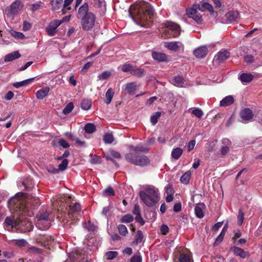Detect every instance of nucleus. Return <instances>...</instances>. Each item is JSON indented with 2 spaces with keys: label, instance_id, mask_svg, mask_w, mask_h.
Returning a JSON list of instances; mask_svg holds the SVG:
<instances>
[{
  "label": "nucleus",
  "instance_id": "f3484780",
  "mask_svg": "<svg viewBox=\"0 0 262 262\" xmlns=\"http://www.w3.org/2000/svg\"><path fill=\"white\" fill-rule=\"evenodd\" d=\"M231 250L234 255L238 256L242 258H245L249 255L248 252L245 251L243 249L237 247H232Z\"/></svg>",
  "mask_w": 262,
  "mask_h": 262
},
{
  "label": "nucleus",
  "instance_id": "a19ab883",
  "mask_svg": "<svg viewBox=\"0 0 262 262\" xmlns=\"http://www.w3.org/2000/svg\"><path fill=\"white\" fill-rule=\"evenodd\" d=\"M118 229L119 233L123 236H125L128 233L127 228L124 225H119L118 226Z\"/></svg>",
  "mask_w": 262,
  "mask_h": 262
},
{
  "label": "nucleus",
  "instance_id": "ddd939ff",
  "mask_svg": "<svg viewBox=\"0 0 262 262\" xmlns=\"http://www.w3.org/2000/svg\"><path fill=\"white\" fill-rule=\"evenodd\" d=\"M230 56V53L228 51L225 50L219 52L214 57V60L217 62L218 63L224 62Z\"/></svg>",
  "mask_w": 262,
  "mask_h": 262
},
{
  "label": "nucleus",
  "instance_id": "2eb2a0df",
  "mask_svg": "<svg viewBox=\"0 0 262 262\" xmlns=\"http://www.w3.org/2000/svg\"><path fill=\"white\" fill-rule=\"evenodd\" d=\"M208 53V49L206 46H202L196 49L193 51L194 55L199 58L204 57Z\"/></svg>",
  "mask_w": 262,
  "mask_h": 262
},
{
  "label": "nucleus",
  "instance_id": "864d4df0",
  "mask_svg": "<svg viewBox=\"0 0 262 262\" xmlns=\"http://www.w3.org/2000/svg\"><path fill=\"white\" fill-rule=\"evenodd\" d=\"M71 211L73 212H77L80 210V205L79 203H75L74 205L70 206Z\"/></svg>",
  "mask_w": 262,
  "mask_h": 262
},
{
  "label": "nucleus",
  "instance_id": "58836bf2",
  "mask_svg": "<svg viewBox=\"0 0 262 262\" xmlns=\"http://www.w3.org/2000/svg\"><path fill=\"white\" fill-rule=\"evenodd\" d=\"M161 114L159 112L155 113L151 116L150 121L152 125H155L158 122V118L160 117Z\"/></svg>",
  "mask_w": 262,
  "mask_h": 262
},
{
  "label": "nucleus",
  "instance_id": "5701e85b",
  "mask_svg": "<svg viewBox=\"0 0 262 262\" xmlns=\"http://www.w3.org/2000/svg\"><path fill=\"white\" fill-rule=\"evenodd\" d=\"M185 80L181 76H177L171 80V82L174 85L179 87H183L185 85Z\"/></svg>",
  "mask_w": 262,
  "mask_h": 262
},
{
  "label": "nucleus",
  "instance_id": "5fc2aeb1",
  "mask_svg": "<svg viewBox=\"0 0 262 262\" xmlns=\"http://www.w3.org/2000/svg\"><path fill=\"white\" fill-rule=\"evenodd\" d=\"M103 193L110 196H114L115 195L114 189L111 186H109L106 189H104L103 190Z\"/></svg>",
  "mask_w": 262,
  "mask_h": 262
},
{
  "label": "nucleus",
  "instance_id": "e2e57ef3",
  "mask_svg": "<svg viewBox=\"0 0 262 262\" xmlns=\"http://www.w3.org/2000/svg\"><path fill=\"white\" fill-rule=\"evenodd\" d=\"M142 258L139 255H135L130 258V262H141Z\"/></svg>",
  "mask_w": 262,
  "mask_h": 262
},
{
  "label": "nucleus",
  "instance_id": "c03bdc74",
  "mask_svg": "<svg viewBox=\"0 0 262 262\" xmlns=\"http://www.w3.org/2000/svg\"><path fill=\"white\" fill-rule=\"evenodd\" d=\"M143 238V235L142 232L140 230L137 231V234L135 236V239L134 243L136 244H138L142 242Z\"/></svg>",
  "mask_w": 262,
  "mask_h": 262
},
{
  "label": "nucleus",
  "instance_id": "c9c22d12",
  "mask_svg": "<svg viewBox=\"0 0 262 262\" xmlns=\"http://www.w3.org/2000/svg\"><path fill=\"white\" fill-rule=\"evenodd\" d=\"M73 0H65L63 4V8L62 9V12L63 14L66 13L68 10L71 9L70 5L73 3Z\"/></svg>",
  "mask_w": 262,
  "mask_h": 262
},
{
  "label": "nucleus",
  "instance_id": "bf43d9fd",
  "mask_svg": "<svg viewBox=\"0 0 262 262\" xmlns=\"http://www.w3.org/2000/svg\"><path fill=\"white\" fill-rule=\"evenodd\" d=\"M20 5V3L18 2H15L12 4V5L10 6V10H11V13H15L16 11L15 9L17 8L18 6Z\"/></svg>",
  "mask_w": 262,
  "mask_h": 262
},
{
  "label": "nucleus",
  "instance_id": "dca6fc26",
  "mask_svg": "<svg viewBox=\"0 0 262 262\" xmlns=\"http://www.w3.org/2000/svg\"><path fill=\"white\" fill-rule=\"evenodd\" d=\"M152 58L158 62H164L168 60L167 56L163 53L153 51L152 52Z\"/></svg>",
  "mask_w": 262,
  "mask_h": 262
},
{
  "label": "nucleus",
  "instance_id": "f257e3e1",
  "mask_svg": "<svg viewBox=\"0 0 262 262\" xmlns=\"http://www.w3.org/2000/svg\"><path fill=\"white\" fill-rule=\"evenodd\" d=\"M132 16L134 21L142 27L148 28L150 27V23L148 21L155 14L154 9L151 6L146 3H141L136 8Z\"/></svg>",
  "mask_w": 262,
  "mask_h": 262
},
{
  "label": "nucleus",
  "instance_id": "7c9ffc66",
  "mask_svg": "<svg viewBox=\"0 0 262 262\" xmlns=\"http://www.w3.org/2000/svg\"><path fill=\"white\" fill-rule=\"evenodd\" d=\"M145 71L144 69L138 68L134 66L132 74L138 77H141L144 75Z\"/></svg>",
  "mask_w": 262,
  "mask_h": 262
},
{
  "label": "nucleus",
  "instance_id": "4be33fe9",
  "mask_svg": "<svg viewBox=\"0 0 262 262\" xmlns=\"http://www.w3.org/2000/svg\"><path fill=\"white\" fill-rule=\"evenodd\" d=\"M205 208L204 203H201L197 204L195 207V214L199 218H202L204 216L203 210Z\"/></svg>",
  "mask_w": 262,
  "mask_h": 262
},
{
  "label": "nucleus",
  "instance_id": "aec40b11",
  "mask_svg": "<svg viewBox=\"0 0 262 262\" xmlns=\"http://www.w3.org/2000/svg\"><path fill=\"white\" fill-rule=\"evenodd\" d=\"M4 224L11 227H17L19 226V220H14L12 217L7 216L5 220Z\"/></svg>",
  "mask_w": 262,
  "mask_h": 262
},
{
  "label": "nucleus",
  "instance_id": "412c9836",
  "mask_svg": "<svg viewBox=\"0 0 262 262\" xmlns=\"http://www.w3.org/2000/svg\"><path fill=\"white\" fill-rule=\"evenodd\" d=\"M226 17L230 23H233L239 18V13L237 11H229L226 14Z\"/></svg>",
  "mask_w": 262,
  "mask_h": 262
},
{
  "label": "nucleus",
  "instance_id": "6e6d98bb",
  "mask_svg": "<svg viewBox=\"0 0 262 262\" xmlns=\"http://www.w3.org/2000/svg\"><path fill=\"white\" fill-rule=\"evenodd\" d=\"M244 213L242 210H239L237 216V223L239 225H242L244 221Z\"/></svg>",
  "mask_w": 262,
  "mask_h": 262
},
{
  "label": "nucleus",
  "instance_id": "13d9d810",
  "mask_svg": "<svg viewBox=\"0 0 262 262\" xmlns=\"http://www.w3.org/2000/svg\"><path fill=\"white\" fill-rule=\"evenodd\" d=\"M58 144L60 146L65 148H68L70 146V144L63 139H59Z\"/></svg>",
  "mask_w": 262,
  "mask_h": 262
},
{
  "label": "nucleus",
  "instance_id": "6ab92c4d",
  "mask_svg": "<svg viewBox=\"0 0 262 262\" xmlns=\"http://www.w3.org/2000/svg\"><path fill=\"white\" fill-rule=\"evenodd\" d=\"M130 151L131 152L141 153L147 151L149 149L141 145H138L137 146L129 145V146Z\"/></svg>",
  "mask_w": 262,
  "mask_h": 262
},
{
  "label": "nucleus",
  "instance_id": "4d7b16f0",
  "mask_svg": "<svg viewBox=\"0 0 262 262\" xmlns=\"http://www.w3.org/2000/svg\"><path fill=\"white\" fill-rule=\"evenodd\" d=\"M230 146L225 145L223 146L221 149V153L223 156L226 155L230 150Z\"/></svg>",
  "mask_w": 262,
  "mask_h": 262
},
{
  "label": "nucleus",
  "instance_id": "a211bd4d",
  "mask_svg": "<svg viewBox=\"0 0 262 262\" xmlns=\"http://www.w3.org/2000/svg\"><path fill=\"white\" fill-rule=\"evenodd\" d=\"M238 78L244 84L250 82L253 79L254 76L251 73H242L238 75Z\"/></svg>",
  "mask_w": 262,
  "mask_h": 262
},
{
  "label": "nucleus",
  "instance_id": "37998d69",
  "mask_svg": "<svg viewBox=\"0 0 262 262\" xmlns=\"http://www.w3.org/2000/svg\"><path fill=\"white\" fill-rule=\"evenodd\" d=\"M103 140L106 144H111L114 140L113 135L108 133L105 134L103 136Z\"/></svg>",
  "mask_w": 262,
  "mask_h": 262
},
{
  "label": "nucleus",
  "instance_id": "c85d7f7f",
  "mask_svg": "<svg viewBox=\"0 0 262 262\" xmlns=\"http://www.w3.org/2000/svg\"><path fill=\"white\" fill-rule=\"evenodd\" d=\"M34 78H29L28 79L24 80L20 82H16L13 84V85L16 88H19L20 87L28 85L31 83Z\"/></svg>",
  "mask_w": 262,
  "mask_h": 262
},
{
  "label": "nucleus",
  "instance_id": "3c124183",
  "mask_svg": "<svg viewBox=\"0 0 262 262\" xmlns=\"http://www.w3.org/2000/svg\"><path fill=\"white\" fill-rule=\"evenodd\" d=\"M136 86L134 83H129L126 85V90L128 93H132L136 90Z\"/></svg>",
  "mask_w": 262,
  "mask_h": 262
},
{
  "label": "nucleus",
  "instance_id": "393cba45",
  "mask_svg": "<svg viewBox=\"0 0 262 262\" xmlns=\"http://www.w3.org/2000/svg\"><path fill=\"white\" fill-rule=\"evenodd\" d=\"M50 91L49 87H45L43 89L37 91L36 93V96L38 99H42L47 95H48Z\"/></svg>",
  "mask_w": 262,
  "mask_h": 262
},
{
  "label": "nucleus",
  "instance_id": "774afa93",
  "mask_svg": "<svg viewBox=\"0 0 262 262\" xmlns=\"http://www.w3.org/2000/svg\"><path fill=\"white\" fill-rule=\"evenodd\" d=\"M244 60L247 63H252L253 61V57L251 55H247L245 57Z\"/></svg>",
  "mask_w": 262,
  "mask_h": 262
},
{
  "label": "nucleus",
  "instance_id": "473e14b6",
  "mask_svg": "<svg viewBox=\"0 0 262 262\" xmlns=\"http://www.w3.org/2000/svg\"><path fill=\"white\" fill-rule=\"evenodd\" d=\"M134 66L129 63H125L120 66L121 70L124 72H130L132 74Z\"/></svg>",
  "mask_w": 262,
  "mask_h": 262
},
{
  "label": "nucleus",
  "instance_id": "f704fd0d",
  "mask_svg": "<svg viewBox=\"0 0 262 262\" xmlns=\"http://www.w3.org/2000/svg\"><path fill=\"white\" fill-rule=\"evenodd\" d=\"M84 129L88 134H92L96 130L95 126L92 123H88L85 125Z\"/></svg>",
  "mask_w": 262,
  "mask_h": 262
},
{
  "label": "nucleus",
  "instance_id": "39448f33",
  "mask_svg": "<svg viewBox=\"0 0 262 262\" xmlns=\"http://www.w3.org/2000/svg\"><path fill=\"white\" fill-rule=\"evenodd\" d=\"M18 195L19 193H17L15 196L10 198L8 201V204L12 207L18 208L20 213L22 214L28 216H33L34 213L33 211L30 209L29 205L23 204L22 202L18 198Z\"/></svg>",
  "mask_w": 262,
  "mask_h": 262
},
{
  "label": "nucleus",
  "instance_id": "a18cd8bd",
  "mask_svg": "<svg viewBox=\"0 0 262 262\" xmlns=\"http://www.w3.org/2000/svg\"><path fill=\"white\" fill-rule=\"evenodd\" d=\"M134 220L133 215L131 214H126L124 215L121 219L122 223H130L132 222Z\"/></svg>",
  "mask_w": 262,
  "mask_h": 262
},
{
  "label": "nucleus",
  "instance_id": "2f4dec72",
  "mask_svg": "<svg viewBox=\"0 0 262 262\" xmlns=\"http://www.w3.org/2000/svg\"><path fill=\"white\" fill-rule=\"evenodd\" d=\"M114 95V92L111 88L107 91L105 93L106 100H105V103L106 104H109L111 102Z\"/></svg>",
  "mask_w": 262,
  "mask_h": 262
},
{
  "label": "nucleus",
  "instance_id": "603ef678",
  "mask_svg": "<svg viewBox=\"0 0 262 262\" xmlns=\"http://www.w3.org/2000/svg\"><path fill=\"white\" fill-rule=\"evenodd\" d=\"M192 114L198 118H201L203 115V112L199 108H195L192 112Z\"/></svg>",
  "mask_w": 262,
  "mask_h": 262
},
{
  "label": "nucleus",
  "instance_id": "6e6552de",
  "mask_svg": "<svg viewBox=\"0 0 262 262\" xmlns=\"http://www.w3.org/2000/svg\"><path fill=\"white\" fill-rule=\"evenodd\" d=\"M165 27L168 30V31L170 32L171 35L173 37H177L180 34V27L177 24L167 21L165 23Z\"/></svg>",
  "mask_w": 262,
  "mask_h": 262
},
{
  "label": "nucleus",
  "instance_id": "de8ad7c7",
  "mask_svg": "<svg viewBox=\"0 0 262 262\" xmlns=\"http://www.w3.org/2000/svg\"><path fill=\"white\" fill-rule=\"evenodd\" d=\"M43 4L41 2H40V1L36 3H34L32 5L31 10L33 12H34V11L38 10L39 8H42L43 7Z\"/></svg>",
  "mask_w": 262,
  "mask_h": 262
},
{
  "label": "nucleus",
  "instance_id": "c756f323",
  "mask_svg": "<svg viewBox=\"0 0 262 262\" xmlns=\"http://www.w3.org/2000/svg\"><path fill=\"white\" fill-rule=\"evenodd\" d=\"M191 172L190 171H186L180 178L181 183L184 184H188L191 178Z\"/></svg>",
  "mask_w": 262,
  "mask_h": 262
},
{
  "label": "nucleus",
  "instance_id": "69168bd1",
  "mask_svg": "<svg viewBox=\"0 0 262 262\" xmlns=\"http://www.w3.org/2000/svg\"><path fill=\"white\" fill-rule=\"evenodd\" d=\"M161 232L164 234L166 235L169 232V228L166 225H162L161 227Z\"/></svg>",
  "mask_w": 262,
  "mask_h": 262
},
{
  "label": "nucleus",
  "instance_id": "0eeeda50",
  "mask_svg": "<svg viewBox=\"0 0 262 262\" xmlns=\"http://www.w3.org/2000/svg\"><path fill=\"white\" fill-rule=\"evenodd\" d=\"M197 10H199L198 8L194 7L193 5L192 8L186 9V13L189 17L192 18L198 24H200L203 20L202 16Z\"/></svg>",
  "mask_w": 262,
  "mask_h": 262
},
{
  "label": "nucleus",
  "instance_id": "cd10ccee",
  "mask_svg": "<svg viewBox=\"0 0 262 262\" xmlns=\"http://www.w3.org/2000/svg\"><path fill=\"white\" fill-rule=\"evenodd\" d=\"M183 152V150L182 148L177 147L172 149L171 156L174 160H178L181 156Z\"/></svg>",
  "mask_w": 262,
  "mask_h": 262
},
{
  "label": "nucleus",
  "instance_id": "72a5a7b5",
  "mask_svg": "<svg viewBox=\"0 0 262 262\" xmlns=\"http://www.w3.org/2000/svg\"><path fill=\"white\" fill-rule=\"evenodd\" d=\"M91 105V101L89 99H84L81 103V107L84 110H89Z\"/></svg>",
  "mask_w": 262,
  "mask_h": 262
},
{
  "label": "nucleus",
  "instance_id": "423d86ee",
  "mask_svg": "<svg viewBox=\"0 0 262 262\" xmlns=\"http://www.w3.org/2000/svg\"><path fill=\"white\" fill-rule=\"evenodd\" d=\"M63 20L54 19L51 21L46 28V31L47 34L50 36L55 35L57 33V29L62 23Z\"/></svg>",
  "mask_w": 262,
  "mask_h": 262
},
{
  "label": "nucleus",
  "instance_id": "20e7f679",
  "mask_svg": "<svg viewBox=\"0 0 262 262\" xmlns=\"http://www.w3.org/2000/svg\"><path fill=\"white\" fill-rule=\"evenodd\" d=\"M125 159L129 163L140 167H145L150 164L148 157L141 153L129 152L125 156Z\"/></svg>",
  "mask_w": 262,
  "mask_h": 262
},
{
  "label": "nucleus",
  "instance_id": "f03ea898",
  "mask_svg": "<svg viewBox=\"0 0 262 262\" xmlns=\"http://www.w3.org/2000/svg\"><path fill=\"white\" fill-rule=\"evenodd\" d=\"M77 17L81 19V23L83 30L88 31L92 29L95 25V15L89 11V5L85 3L78 10Z\"/></svg>",
  "mask_w": 262,
  "mask_h": 262
},
{
  "label": "nucleus",
  "instance_id": "8fccbe9b",
  "mask_svg": "<svg viewBox=\"0 0 262 262\" xmlns=\"http://www.w3.org/2000/svg\"><path fill=\"white\" fill-rule=\"evenodd\" d=\"M11 35L15 38L23 39L25 38V35L23 33L16 32L15 31H11Z\"/></svg>",
  "mask_w": 262,
  "mask_h": 262
},
{
  "label": "nucleus",
  "instance_id": "bb28decb",
  "mask_svg": "<svg viewBox=\"0 0 262 262\" xmlns=\"http://www.w3.org/2000/svg\"><path fill=\"white\" fill-rule=\"evenodd\" d=\"M63 0H51L50 4L52 6V10L53 11H57L61 8L62 5Z\"/></svg>",
  "mask_w": 262,
  "mask_h": 262
},
{
  "label": "nucleus",
  "instance_id": "a878e982",
  "mask_svg": "<svg viewBox=\"0 0 262 262\" xmlns=\"http://www.w3.org/2000/svg\"><path fill=\"white\" fill-rule=\"evenodd\" d=\"M233 102V97L231 95H229L220 101V105L222 106H227L232 104Z\"/></svg>",
  "mask_w": 262,
  "mask_h": 262
},
{
  "label": "nucleus",
  "instance_id": "e433bc0d",
  "mask_svg": "<svg viewBox=\"0 0 262 262\" xmlns=\"http://www.w3.org/2000/svg\"><path fill=\"white\" fill-rule=\"evenodd\" d=\"M111 75V72L108 71H105L99 74L98 79L99 80H104L109 78Z\"/></svg>",
  "mask_w": 262,
  "mask_h": 262
},
{
  "label": "nucleus",
  "instance_id": "4c0bfd02",
  "mask_svg": "<svg viewBox=\"0 0 262 262\" xmlns=\"http://www.w3.org/2000/svg\"><path fill=\"white\" fill-rule=\"evenodd\" d=\"M90 162L93 164H100L101 162V158L96 155H90Z\"/></svg>",
  "mask_w": 262,
  "mask_h": 262
},
{
  "label": "nucleus",
  "instance_id": "4468645a",
  "mask_svg": "<svg viewBox=\"0 0 262 262\" xmlns=\"http://www.w3.org/2000/svg\"><path fill=\"white\" fill-rule=\"evenodd\" d=\"M18 227L22 232L30 231L33 228L32 223L28 220L20 221L19 220V226Z\"/></svg>",
  "mask_w": 262,
  "mask_h": 262
},
{
  "label": "nucleus",
  "instance_id": "ea45409f",
  "mask_svg": "<svg viewBox=\"0 0 262 262\" xmlns=\"http://www.w3.org/2000/svg\"><path fill=\"white\" fill-rule=\"evenodd\" d=\"M74 108V105L72 102L69 103L63 108L62 113L64 115H68L70 113Z\"/></svg>",
  "mask_w": 262,
  "mask_h": 262
},
{
  "label": "nucleus",
  "instance_id": "f8f14e48",
  "mask_svg": "<svg viewBox=\"0 0 262 262\" xmlns=\"http://www.w3.org/2000/svg\"><path fill=\"white\" fill-rule=\"evenodd\" d=\"M165 46L168 49L173 51H177L181 48H184L183 43L180 41L166 42Z\"/></svg>",
  "mask_w": 262,
  "mask_h": 262
},
{
  "label": "nucleus",
  "instance_id": "0e129e2a",
  "mask_svg": "<svg viewBox=\"0 0 262 262\" xmlns=\"http://www.w3.org/2000/svg\"><path fill=\"white\" fill-rule=\"evenodd\" d=\"M133 213L136 216H138V215H139L141 214L140 209L138 204H136L135 205L134 209L133 210Z\"/></svg>",
  "mask_w": 262,
  "mask_h": 262
},
{
  "label": "nucleus",
  "instance_id": "680f3d73",
  "mask_svg": "<svg viewBox=\"0 0 262 262\" xmlns=\"http://www.w3.org/2000/svg\"><path fill=\"white\" fill-rule=\"evenodd\" d=\"M48 171L51 173H57L59 172V170L53 167L52 165H49L47 167Z\"/></svg>",
  "mask_w": 262,
  "mask_h": 262
},
{
  "label": "nucleus",
  "instance_id": "052dcab7",
  "mask_svg": "<svg viewBox=\"0 0 262 262\" xmlns=\"http://www.w3.org/2000/svg\"><path fill=\"white\" fill-rule=\"evenodd\" d=\"M85 228L89 231H94L96 229V226L90 222L85 224Z\"/></svg>",
  "mask_w": 262,
  "mask_h": 262
},
{
  "label": "nucleus",
  "instance_id": "9b49d317",
  "mask_svg": "<svg viewBox=\"0 0 262 262\" xmlns=\"http://www.w3.org/2000/svg\"><path fill=\"white\" fill-rule=\"evenodd\" d=\"M194 7L198 8V9L201 11H204L205 10H208L211 14L214 13V9L213 6L207 2L202 1L201 4H195Z\"/></svg>",
  "mask_w": 262,
  "mask_h": 262
},
{
  "label": "nucleus",
  "instance_id": "1a4fd4ad",
  "mask_svg": "<svg viewBox=\"0 0 262 262\" xmlns=\"http://www.w3.org/2000/svg\"><path fill=\"white\" fill-rule=\"evenodd\" d=\"M253 115L252 111L249 108H245L240 112V117L242 119V121L244 123L251 120Z\"/></svg>",
  "mask_w": 262,
  "mask_h": 262
},
{
  "label": "nucleus",
  "instance_id": "338daca9",
  "mask_svg": "<svg viewBox=\"0 0 262 262\" xmlns=\"http://www.w3.org/2000/svg\"><path fill=\"white\" fill-rule=\"evenodd\" d=\"M31 28V25L30 23L25 21L23 23V30L25 31L29 30Z\"/></svg>",
  "mask_w": 262,
  "mask_h": 262
},
{
  "label": "nucleus",
  "instance_id": "09e8293b",
  "mask_svg": "<svg viewBox=\"0 0 262 262\" xmlns=\"http://www.w3.org/2000/svg\"><path fill=\"white\" fill-rule=\"evenodd\" d=\"M118 253L116 251H109L106 253L105 256L107 259L112 260L117 256Z\"/></svg>",
  "mask_w": 262,
  "mask_h": 262
},
{
  "label": "nucleus",
  "instance_id": "79ce46f5",
  "mask_svg": "<svg viewBox=\"0 0 262 262\" xmlns=\"http://www.w3.org/2000/svg\"><path fill=\"white\" fill-rule=\"evenodd\" d=\"M179 260L180 262H191V259L189 255L183 253H180Z\"/></svg>",
  "mask_w": 262,
  "mask_h": 262
},
{
  "label": "nucleus",
  "instance_id": "b1692460",
  "mask_svg": "<svg viewBox=\"0 0 262 262\" xmlns=\"http://www.w3.org/2000/svg\"><path fill=\"white\" fill-rule=\"evenodd\" d=\"M20 56L21 55L18 51H14L11 53L7 54L5 56L4 60L6 62H10L19 58Z\"/></svg>",
  "mask_w": 262,
  "mask_h": 262
},
{
  "label": "nucleus",
  "instance_id": "7ed1b4c3",
  "mask_svg": "<svg viewBox=\"0 0 262 262\" xmlns=\"http://www.w3.org/2000/svg\"><path fill=\"white\" fill-rule=\"evenodd\" d=\"M139 196L142 202L148 207L153 206L159 200L158 190L152 186L146 187L141 191Z\"/></svg>",
  "mask_w": 262,
  "mask_h": 262
},
{
  "label": "nucleus",
  "instance_id": "49530a36",
  "mask_svg": "<svg viewBox=\"0 0 262 262\" xmlns=\"http://www.w3.org/2000/svg\"><path fill=\"white\" fill-rule=\"evenodd\" d=\"M69 162L67 159H63L61 164L58 166V169L60 171H63L67 169Z\"/></svg>",
  "mask_w": 262,
  "mask_h": 262
},
{
  "label": "nucleus",
  "instance_id": "9d476101",
  "mask_svg": "<svg viewBox=\"0 0 262 262\" xmlns=\"http://www.w3.org/2000/svg\"><path fill=\"white\" fill-rule=\"evenodd\" d=\"M48 218H49V214L48 212H43L41 213L39 215H38V223L37 224L39 225L40 224H42L43 222H46V225L43 227H39L40 229L42 230H46L48 229L50 227V223L48 221Z\"/></svg>",
  "mask_w": 262,
  "mask_h": 262
}]
</instances>
